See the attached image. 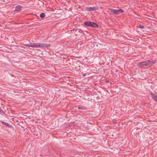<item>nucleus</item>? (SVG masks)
I'll list each match as a JSON object with an SVG mask.
<instances>
[{
    "label": "nucleus",
    "instance_id": "23",
    "mask_svg": "<svg viewBox=\"0 0 157 157\" xmlns=\"http://www.w3.org/2000/svg\"><path fill=\"white\" fill-rule=\"evenodd\" d=\"M31 71H32V72H33L34 71H30V72H31Z\"/></svg>",
    "mask_w": 157,
    "mask_h": 157
},
{
    "label": "nucleus",
    "instance_id": "11",
    "mask_svg": "<svg viewBox=\"0 0 157 157\" xmlns=\"http://www.w3.org/2000/svg\"><path fill=\"white\" fill-rule=\"evenodd\" d=\"M1 122L2 124L5 125L6 126L8 127H10V124L8 123H6L3 121H1Z\"/></svg>",
    "mask_w": 157,
    "mask_h": 157
},
{
    "label": "nucleus",
    "instance_id": "6",
    "mask_svg": "<svg viewBox=\"0 0 157 157\" xmlns=\"http://www.w3.org/2000/svg\"><path fill=\"white\" fill-rule=\"evenodd\" d=\"M91 25H90V27H94L95 28H98V25L96 23L91 22Z\"/></svg>",
    "mask_w": 157,
    "mask_h": 157
},
{
    "label": "nucleus",
    "instance_id": "7",
    "mask_svg": "<svg viewBox=\"0 0 157 157\" xmlns=\"http://www.w3.org/2000/svg\"><path fill=\"white\" fill-rule=\"evenodd\" d=\"M22 6L20 5L17 6L15 9V11H19L21 10Z\"/></svg>",
    "mask_w": 157,
    "mask_h": 157
},
{
    "label": "nucleus",
    "instance_id": "22",
    "mask_svg": "<svg viewBox=\"0 0 157 157\" xmlns=\"http://www.w3.org/2000/svg\"><path fill=\"white\" fill-rule=\"evenodd\" d=\"M106 82H109V81L108 80H107V81H106Z\"/></svg>",
    "mask_w": 157,
    "mask_h": 157
},
{
    "label": "nucleus",
    "instance_id": "9",
    "mask_svg": "<svg viewBox=\"0 0 157 157\" xmlns=\"http://www.w3.org/2000/svg\"><path fill=\"white\" fill-rule=\"evenodd\" d=\"M38 43H30V47H38Z\"/></svg>",
    "mask_w": 157,
    "mask_h": 157
},
{
    "label": "nucleus",
    "instance_id": "5",
    "mask_svg": "<svg viewBox=\"0 0 157 157\" xmlns=\"http://www.w3.org/2000/svg\"><path fill=\"white\" fill-rule=\"evenodd\" d=\"M118 10H114V9H110V13L114 15H116L118 14Z\"/></svg>",
    "mask_w": 157,
    "mask_h": 157
},
{
    "label": "nucleus",
    "instance_id": "16",
    "mask_svg": "<svg viewBox=\"0 0 157 157\" xmlns=\"http://www.w3.org/2000/svg\"><path fill=\"white\" fill-rule=\"evenodd\" d=\"M30 102H31V101H30ZM32 104H31V105H35L36 104L35 101V100H32Z\"/></svg>",
    "mask_w": 157,
    "mask_h": 157
},
{
    "label": "nucleus",
    "instance_id": "15",
    "mask_svg": "<svg viewBox=\"0 0 157 157\" xmlns=\"http://www.w3.org/2000/svg\"><path fill=\"white\" fill-rule=\"evenodd\" d=\"M34 2L32 0L31 1V0H30V5H34Z\"/></svg>",
    "mask_w": 157,
    "mask_h": 157
},
{
    "label": "nucleus",
    "instance_id": "20",
    "mask_svg": "<svg viewBox=\"0 0 157 157\" xmlns=\"http://www.w3.org/2000/svg\"><path fill=\"white\" fill-rule=\"evenodd\" d=\"M34 16H35V17H37V16H36V15L35 14V15H34Z\"/></svg>",
    "mask_w": 157,
    "mask_h": 157
},
{
    "label": "nucleus",
    "instance_id": "3",
    "mask_svg": "<svg viewBox=\"0 0 157 157\" xmlns=\"http://www.w3.org/2000/svg\"><path fill=\"white\" fill-rule=\"evenodd\" d=\"M97 9L98 8L97 7H87L85 8V10L88 11H91L97 10Z\"/></svg>",
    "mask_w": 157,
    "mask_h": 157
},
{
    "label": "nucleus",
    "instance_id": "14",
    "mask_svg": "<svg viewBox=\"0 0 157 157\" xmlns=\"http://www.w3.org/2000/svg\"><path fill=\"white\" fill-rule=\"evenodd\" d=\"M137 27L138 28L141 29H143L144 28V26L143 25H139Z\"/></svg>",
    "mask_w": 157,
    "mask_h": 157
},
{
    "label": "nucleus",
    "instance_id": "19",
    "mask_svg": "<svg viewBox=\"0 0 157 157\" xmlns=\"http://www.w3.org/2000/svg\"><path fill=\"white\" fill-rule=\"evenodd\" d=\"M32 20H33V21H36V20H35V19H33Z\"/></svg>",
    "mask_w": 157,
    "mask_h": 157
},
{
    "label": "nucleus",
    "instance_id": "24",
    "mask_svg": "<svg viewBox=\"0 0 157 157\" xmlns=\"http://www.w3.org/2000/svg\"><path fill=\"white\" fill-rule=\"evenodd\" d=\"M30 20H31V17L30 16Z\"/></svg>",
    "mask_w": 157,
    "mask_h": 157
},
{
    "label": "nucleus",
    "instance_id": "12",
    "mask_svg": "<svg viewBox=\"0 0 157 157\" xmlns=\"http://www.w3.org/2000/svg\"><path fill=\"white\" fill-rule=\"evenodd\" d=\"M45 14L44 13H41L40 15V17L41 18H44L45 17Z\"/></svg>",
    "mask_w": 157,
    "mask_h": 157
},
{
    "label": "nucleus",
    "instance_id": "8",
    "mask_svg": "<svg viewBox=\"0 0 157 157\" xmlns=\"http://www.w3.org/2000/svg\"><path fill=\"white\" fill-rule=\"evenodd\" d=\"M84 24L86 26L90 27L91 24V23L90 21H86L84 22Z\"/></svg>",
    "mask_w": 157,
    "mask_h": 157
},
{
    "label": "nucleus",
    "instance_id": "2",
    "mask_svg": "<svg viewBox=\"0 0 157 157\" xmlns=\"http://www.w3.org/2000/svg\"><path fill=\"white\" fill-rule=\"evenodd\" d=\"M38 47L40 48H47L50 46V44L44 43H38Z\"/></svg>",
    "mask_w": 157,
    "mask_h": 157
},
{
    "label": "nucleus",
    "instance_id": "26",
    "mask_svg": "<svg viewBox=\"0 0 157 157\" xmlns=\"http://www.w3.org/2000/svg\"><path fill=\"white\" fill-rule=\"evenodd\" d=\"M30 14L31 15V14H31V13H30Z\"/></svg>",
    "mask_w": 157,
    "mask_h": 157
},
{
    "label": "nucleus",
    "instance_id": "25",
    "mask_svg": "<svg viewBox=\"0 0 157 157\" xmlns=\"http://www.w3.org/2000/svg\"><path fill=\"white\" fill-rule=\"evenodd\" d=\"M32 8H31V6H30V9H31Z\"/></svg>",
    "mask_w": 157,
    "mask_h": 157
},
{
    "label": "nucleus",
    "instance_id": "4",
    "mask_svg": "<svg viewBox=\"0 0 157 157\" xmlns=\"http://www.w3.org/2000/svg\"><path fill=\"white\" fill-rule=\"evenodd\" d=\"M150 94L151 95L152 98L155 101H156L157 102V96L154 94L153 92H151L150 93Z\"/></svg>",
    "mask_w": 157,
    "mask_h": 157
},
{
    "label": "nucleus",
    "instance_id": "13",
    "mask_svg": "<svg viewBox=\"0 0 157 157\" xmlns=\"http://www.w3.org/2000/svg\"><path fill=\"white\" fill-rule=\"evenodd\" d=\"M118 14L121 13H123L124 12L123 10L121 9L118 10Z\"/></svg>",
    "mask_w": 157,
    "mask_h": 157
},
{
    "label": "nucleus",
    "instance_id": "17",
    "mask_svg": "<svg viewBox=\"0 0 157 157\" xmlns=\"http://www.w3.org/2000/svg\"><path fill=\"white\" fill-rule=\"evenodd\" d=\"M25 45L29 47V44H25Z\"/></svg>",
    "mask_w": 157,
    "mask_h": 157
},
{
    "label": "nucleus",
    "instance_id": "18",
    "mask_svg": "<svg viewBox=\"0 0 157 157\" xmlns=\"http://www.w3.org/2000/svg\"><path fill=\"white\" fill-rule=\"evenodd\" d=\"M86 75V73H84L83 75V76H85Z\"/></svg>",
    "mask_w": 157,
    "mask_h": 157
},
{
    "label": "nucleus",
    "instance_id": "21",
    "mask_svg": "<svg viewBox=\"0 0 157 157\" xmlns=\"http://www.w3.org/2000/svg\"><path fill=\"white\" fill-rule=\"evenodd\" d=\"M82 32H83V31H82H82H79V32H80V33H81Z\"/></svg>",
    "mask_w": 157,
    "mask_h": 157
},
{
    "label": "nucleus",
    "instance_id": "1",
    "mask_svg": "<svg viewBox=\"0 0 157 157\" xmlns=\"http://www.w3.org/2000/svg\"><path fill=\"white\" fill-rule=\"evenodd\" d=\"M155 61L152 59L138 63L137 66L140 68L150 67L155 63Z\"/></svg>",
    "mask_w": 157,
    "mask_h": 157
},
{
    "label": "nucleus",
    "instance_id": "10",
    "mask_svg": "<svg viewBox=\"0 0 157 157\" xmlns=\"http://www.w3.org/2000/svg\"><path fill=\"white\" fill-rule=\"evenodd\" d=\"M86 107L84 106H78V109H79L86 110Z\"/></svg>",
    "mask_w": 157,
    "mask_h": 157
}]
</instances>
